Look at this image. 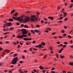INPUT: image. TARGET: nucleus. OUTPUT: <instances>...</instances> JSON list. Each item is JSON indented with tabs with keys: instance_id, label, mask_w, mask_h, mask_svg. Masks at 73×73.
Wrapping results in <instances>:
<instances>
[{
	"instance_id": "1",
	"label": "nucleus",
	"mask_w": 73,
	"mask_h": 73,
	"mask_svg": "<svg viewBox=\"0 0 73 73\" xmlns=\"http://www.w3.org/2000/svg\"><path fill=\"white\" fill-rule=\"evenodd\" d=\"M12 19L15 20H17L19 23H23L24 22V19L22 16L18 17H13Z\"/></svg>"
},
{
	"instance_id": "2",
	"label": "nucleus",
	"mask_w": 73,
	"mask_h": 73,
	"mask_svg": "<svg viewBox=\"0 0 73 73\" xmlns=\"http://www.w3.org/2000/svg\"><path fill=\"white\" fill-rule=\"evenodd\" d=\"M31 22H36V21H38V18L35 15H32L31 17Z\"/></svg>"
},
{
	"instance_id": "3",
	"label": "nucleus",
	"mask_w": 73,
	"mask_h": 73,
	"mask_svg": "<svg viewBox=\"0 0 73 73\" xmlns=\"http://www.w3.org/2000/svg\"><path fill=\"white\" fill-rule=\"evenodd\" d=\"M17 60H18V57H14L12 60L11 64H13V65H16V62L17 61Z\"/></svg>"
},
{
	"instance_id": "4",
	"label": "nucleus",
	"mask_w": 73,
	"mask_h": 73,
	"mask_svg": "<svg viewBox=\"0 0 73 73\" xmlns=\"http://www.w3.org/2000/svg\"><path fill=\"white\" fill-rule=\"evenodd\" d=\"M31 18L27 16L25 17L24 18V22L25 23H27L28 21H29Z\"/></svg>"
},
{
	"instance_id": "5",
	"label": "nucleus",
	"mask_w": 73,
	"mask_h": 73,
	"mask_svg": "<svg viewBox=\"0 0 73 73\" xmlns=\"http://www.w3.org/2000/svg\"><path fill=\"white\" fill-rule=\"evenodd\" d=\"M23 37H27V35L23 34V35H19L17 36V38H23Z\"/></svg>"
},
{
	"instance_id": "6",
	"label": "nucleus",
	"mask_w": 73,
	"mask_h": 73,
	"mask_svg": "<svg viewBox=\"0 0 73 73\" xmlns=\"http://www.w3.org/2000/svg\"><path fill=\"white\" fill-rule=\"evenodd\" d=\"M21 31L22 32V33L23 35L27 34L28 33V31H27L26 29H21Z\"/></svg>"
},
{
	"instance_id": "7",
	"label": "nucleus",
	"mask_w": 73,
	"mask_h": 73,
	"mask_svg": "<svg viewBox=\"0 0 73 73\" xmlns=\"http://www.w3.org/2000/svg\"><path fill=\"white\" fill-rule=\"evenodd\" d=\"M7 25L8 27H11V26H12V23H7Z\"/></svg>"
},
{
	"instance_id": "8",
	"label": "nucleus",
	"mask_w": 73,
	"mask_h": 73,
	"mask_svg": "<svg viewBox=\"0 0 73 73\" xmlns=\"http://www.w3.org/2000/svg\"><path fill=\"white\" fill-rule=\"evenodd\" d=\"M17 15H18V13L16 12L14 14H13V16H15V17H17Z\"/></svg>"
},
{
	"instance_id": "9",
	"label": "nucleus",
	"mask_w": 73,
	"mask_h": 73,
	"mask_svg": "<svg viewBox=\"0 0 73 73\" xmlns=\"http://www.w3.org/2000/svg\"><path fill=\"white\" fill-rule=\"evenodd\" d=\"M6 27H7V23L4 24L3 27V28H5Z\"/></svg>"
},
{
	"instance_id": "10",
	"label": "nucleus",
	"mask_w": 73,
	"mask_h": 73,
	"mask_svg": "<svg viewBox=\"0 0 73 73\" xmlns=\"http://www.w3.org/2000/svg\"><path fill=\"white\" fill-rule=\"evenodd\" d=\"M48 18L49 19H50V20H53L54 18L53 17H48Z\"/></svg>"
},
{
	"instance_id": "11",
	"label": "nucleus",
	"mask_w": 73,
	"mask_h": 73,
	"mask_svg": "<svg viewBox=\"0 0 73 73\" xmlns=\"http://www.w3.org/2000/svg\"><path fill=\"white\" fill-rule=\"evenodd\" d=\"M5 52H7L8 53H9L11 51H10V50H5Z\"/></svg>"
},
{
	"instance_id": "12",
	"label": "nucleus",
	"mask_w": 73,
	"mask_h": 73,
	"mask_svg": "<svg viewBox=\"0 0 73 73\" xmlns=\"http://www.w3.org/2000/svg\"><path fill=\"white\" fill-rule=\"evenodd\" d=\"M64 15H63V17H65L67 16V13H65V12H63Z\"/></svg>"
},
{
	"instance_id": "13",
	"label": "nucleus",
	"mask_w": 73,
	"mask_h": 73,
	"mask_svg": "<svg viewBox=\"0 0 73 73\" xmlns=\"http://www.w3.org/2000/svg\"><path fill=\"white\" fill-rule=\"evenodd\" d=\"M5 53V51H3L2 52V56H4Z\"/></svg>"
},
{
	"instance_id": "14",
	"label": "nucleus",
	"mask_w": 73,
	"mask_h": 73,
	"mask_svg": "<svg viewBox=\"0 0 73 73\" xmlns=\"http://www.w3.org/2000/svg\"><path fill=\"white\" fill-rule=\"evenodd\" d=\"M34 31L35 32H36V33H39V32H40V31L37 30H35Z\"/></svg>"
},
{
	"instance_id": "15",
	"label": "nucleus",
	"mask_w": 73,
	"mask_h": 73,
	"mask_svg": "<svg viewBox=\"0 0 73 73\" xmlns=\"http://www.w3.org/2000/svg\"><path fill=\"white\" fill-rule=\"evenodd\" d=\"M9 21H11V22H13V19L11 18H9Z\"/></svg>"
},
{
	"instance_id": "16",
	"label": "nucleus",
	"mask_w": 73,
	"mask_h": 73,
	"mask_svg": "<svg viewBox=\"0 0 73 73\" xmlns=\"http://www.w3.org/2000/svg\"><path fill=\"white\" fill-rule=\"evenodd\" d=\"M31 44V42H27L26 43V45H30Z\"/></svg>"
},
{
	"instance_id": "17",
	"label": "nucleus",
	"mask_w": 73,
	"mask_h": 73,
	"mask_svg": "<svg viewBox=\"0 0 73 73\" xmlns=\"http://www.w3.org/2000/svg\"><path fill=\"white\" fill-rule=\"evenodd\" d=\"M41 44L43 46H45V43L44 42H42L41 43Z\"/></svg>"
},
{
	"instance_id": "18",
	"label": "nucleus",
	"mask_w": 73,
	"mask_h": 73,
	"mask_svg": "<svg viewBox=\"0 0 73 73\" xmlns=\"http://www.w3.org/2000/svg\"><path fill=\"white\" fill-rule=\"evenodd\" d=\"M15 11V10H12L11 12V13H14Z\"/></svg>"
},
{
	"instance_id": "19",
	"label": "nucleus",
	"mask_w": 73,
	"mask_h": 73,
	"mask_svg": "<svg viewBox=\"0 0 73 73\" xmlns=\"http://www.w3.org/2000/svg\"><path fill=\"white\" fill-rule=\"evenodd\" d=\"M22 70H23V69H21V68H19L18 70V71L19 72V73L21 72V71H22Z\"/></svg>"
},
{
	"instance_id": "20",
	"label": "nucleus",
	"mask_w": 73,
	"mask_h": 73,
	"mask_svg": "<svg viewBox=\"0 0 73 73\" xmlns=\"http://www.w3.org/2000/svg\"><path fill=\"white\" fill-rule=\"evenodd\" d=\"M42 67H43L42 65L40 66V68L41 70H43V68Z\"/></svg>"
},
{
	"instance_id": "21",
	"label": "nucleus",
	"mask_w": 73,
	"mask_h": 73,
	"mask_svg": "<svg viewBox=\"0 0 73 73\" xmlns=\"http://www.w3.org/2000/svg\"><path fill=\"white\" fill-rule=\"evenodd\" d=\"M69 65H72V66H73V63L72 62H70L69 63Z\"/></svg>"
},
{
	"instance_id": "22",
	"label": "nucleus",
	"mask_w": 73,
	"mask_h": 73,
	"mask_svg": "<svg viewBox=\"0 0 73 73\" xmlns=\"http://www.w3.org/2000/svg\"><path fill=\"white\" fill-rule=\"evenodd\" d=\"M73 6V3H72L71 5L70 6L69 8H72Z\"/></svg>"
},
{
	"instance_id": "23",
	"label": "nucleus",
	"mask_w": 73,
	"mask_h": 73,
	"mask_svg": "<svg viewBox=\"0 0 73 73\" xmlns=\"http://www.w3.org/2000/svg\"><path fill=\"white\" fill-rule=\"evenodd\" d=\"M4 35H7V34H9V32H6L5 33H4Z\"/></svg>"
},
{
	"instance_id": "24",
	"label": "nucleus",
	"mask_w": 73,
	"mask_h": 73,
	"mask_svg": "<svg viewBox=\"0 0 73 73\" xmlns=\"http://www.w3.org/2000/svg\"><path fill=\"white\" fill-rule=\"evenodd\" d=\"M42 46V44H39L38 45V48H41Z\"/></svg>"
},
{
	"instance_id": "25",
	"label": "nucleus",
	"mask_w": 73,
	"mask_h": 73,
	"mask_svg": "<svg viewBox=\"0 0 73 73\" xmlns=\"http://www.w3.org/2000/svg\"><path fill=\"white\" fill-rule=\"evenodd\" d=\"M63 19V17H60L59 18V20H62Z\"/></svg>"
},
{
	"instance_id": "26",
	"label": "nucleus",
	"mask_w": 73,
	"mask_h": 73,
	"mask_svg": "<svg viewBox=\"0 0 73 73\" xmlns=\"http://www.w3.org/2000/svg\"><path fill=\"white\" fill-rule=\"evenodd\" d=\"M23 40H25V41H28V38H25L23 39Z\"/></svg>"
},
{
	"instance_id": "27",
	"label": "nucleus",
	"mask_w": 73,
	"mask_h": 73,
	"mask_svg": "<svg viewBox=\"0 0 73 73\" xmlns=\"http://www.w3.org/2000/svg\"><path fill=\"white\" fill-rule=\"evenodd\" d=\"M24 27L26 28H28V26L27 25H25L24 26Z\"/></svg>"
},
{
	"instance_id": "28",
	"label": "nucleus",
	"mask_w": 73,
	"mask_h": 73,
	"mask_svg": "<svg viewBox=\"0 0 73 73\" xmlns=\"http://www.w3.org/2000/svg\"><path fill=\"white\" fill-rule=\"evenodd\" d=\"M14 29V28L13 27H11L10 28V31H11V30H13Z\"/></svg>"
},
{
	"instance_id": "29",
	"label": "nucleus",
	"mask_w": 73,
	"mask_h": 73,
	"mask_svg": "<svg viewBox=\"0 0 73 73\" xmlns=\"http://www.w3.org/2000/svg\"><path fill=\"white\" fill-rule=\"evenodd\" d=\"M70 58H73V56L72 55H70Z\"/></svg>"
},
{
	"instance_id": "30",
	"label": "nucleus",
	"mask_w": 73,
	"mask_h": 73,
	"mask_svg": "<svg viewBox=\"0 0 73 73\" xmlns=\"http://www.w3.org/2000/svg\"><path fill=\"white\" fill-rule=\"evenodd\" d=\"M60 57H61V58H65V57H64V56H63L61 55H60Z\"/></svg>"
},
{
	"instance_id": "31",
	"label": "nucleus",
	"mask_w": 73,
	"mask_h": 73,
	"mask_svg": "<svg viewBox=\"0 0 73 73\" xmlns=\"http://www.w3.org/2000/svg\"><path fill=\"white\" fill-rule=\"evenodd\" d=\"M49 49L50 50H53V48L52 47H50L49 48Z\"/></svg>"
},
{
	"instance_id": "32",
	"label": "nucleus",
	"mask_w": 73,
	"mask_h": 73,
	"mask_svg": "<svg viewBox=\"0 0 73 73\" xmlns=\"http://www.w3.org/2000/svg\"><path fill=\"white\" fill-rule=\"evenodd\" d=\"M66 47V45H64L62 47V48H65Z\"/></svg>"
},
{
	"instance_id": "33",
	"label": "nucleus",
	"mask_w": 73,
	"mask_h": 73,
	"mask_svg": "<svg viewBox=\"0 0 73 73\" xmlns=\"http://www.w3.org/2000/svg\"><path fill=\"white\" fill-rule=\"evenodd\" d=\"M31 32H32V33H33V34H35V31H33V30H31Z\"/></svg>"
},
{
	"instance_id": "34",
	"label": "nucleus",
	"mask_w": 73,
	"mask_h": 73,
	"mask_svg": "<svg viewBox=\"0 0 73 73\" xmlns=\"http://www.w3.org/2000/svg\"><path fill=\"white\" fill-rule=\"evenodd\" d=\"M65 32V31L62 30L61 31V32H62V33H64V32Z\"/></svg>"
},
{
	"instance_id": "35",
	"label": "nucleus",
	"mask_w": 73,
	"mask_h": 73,
	"mask_svg": "<svg viewBox=\"0 0 73 73\" xmlns=\"http://www.w3.org/2000/svg\"><path fill=\"white\" fill-rule=\"evenodd\" d=\"M47 57V55H44L43 57V58H46V57Z\"/></svg>"
},
{
	"instance_id": "36",
	"label": "nucleus",
	"mask_w": 73,
	"mask_h": 73,
	"mask_svg": "<svg viewBox=\"0 0 73 73\" xmlns=\"http://www.w3.org/2000/svg\"><path fill=\"white\" fill-rule=\"evenodd\" d=\"M3 63L2 62H0V66H3Z\"/></svg>"
},
{
	"instance_id": "37",
	"label": "nucleus",
	"mask_w": 73,
	"mask_h": 73,
	"mask_svg": "<svg viewBox=\"0 0 73 73\" xmlns=\"http://www.w3.org/2000/svg\"><path fill=\"white\" fill-rule=\"evenodd\" d=\"M68 20V18H66L64 19V21H66Z\"/></svg>"
},
{
	"instance_id": "38",
	"label": "nucleus",
	"mask_w": 73,
	"mask_h": 73,
	"mask_svg": "<svg viewBox=\"0 0 73 73\" xmlns=\"http://www.w3.org/2000/svg\"><path fill=\"white\" fill-rule=\"evenodd\" d=\"M62 73H66V71H65L63 70V71H62Z\"/></svg>"
},
{
	"instance_id": "39",
	"label": "nucleus",
	"mask_w": 73,
	"mask_h": 73,
	"mask_svg": "<svg viewBox=\"0 0 73 73\" xmlns=\"http://www.w3.org/2000/svg\"><path fill=\"white\" fill-rule=\"evenodd\" d=\"M58 37L59 38H63V37H62V36H58Z\"/></svg>"
},
{
	"instance_id": "40",
	"label": "nucleus",
	"mask_w": 73,
	"mask_h": 73,
	"mask_svg": "<svg viewBox=\"0 0 73 73\" xmlns=\"http://www.w3.org/2000/svg\"><path fill=\"white\" fill-rule=\"evenodd\" d=\"M36 28H40V26L39 25H37L36 26Z\"/></svg>"
},
{
	"instance_id": "41",
	"label": "nucleus",
	"mask_w": 73,
	"mask_h": 73,
	"mask_svg": "<svg viewBox=\"0 0 73 73\" xmlns=\"http://www.w3.org/2000/svg\"><path fill=\"white\" fill-rule=\"evenodd\" d=\"M19 63L20 64H23V61H19Z\"/></svg>"
},
{
	"instance_id": "42",
	"label": "nucleus",
	"mask_w": 73,
	"mask_h": 73,
	"mask_svg": "<svg viewBox=\"0 0 73 73\" xmlns=\"http://www.w3.org/2000/svg\"><path fill=\"white\" fill-rule=\"evenodd\" d=\"M32 43L33 44H35V43H36V41H35V40L33 41L32 42Z\"/></svg>"
},
{
	"instance_id": "43",
	"label": "nucleus",
	"mask_w": 73,
	"mask_h": 73,
	"mask_svg": "<svg viewBox=\"0 0 73 73\" xmlns=\"http://www.w3.org/2000/svg\"><path fill=\"white\" fill-rule=\"evenodd\" d=\"M27 35H29V36H31V34L30 32H29V33L27 34Z\"/></svg>"
},
{
	"instance_id": "44",
	"label": "nucleus",
	"mask_w": 73,
	"mask_h": 73,
	"mask_svg": "<svg viewBox=\"0 0 73 73\" xmlns=\"http://www.w3.org/2000/svg\"><path fill=\"white\" fill-rule=\"evenodd\" d=\"M17 54L16 53L13 55V56L14 57H16L17 56Z\"/></svg>"
},
{
	"instance_id": "45",
	"label": "nucleus",
	"mask_w": 73,
	"mask_h": 73,
	"mask_svg": "<svg viewBox=\"0 0 73 73\" xmlns=\"http://www.w3.org/2000/svg\"><path fill=\"white\" fill-rule=\"evenodd\" d=\"M58 23H62V21L61 20L60 21H58Z\"/></svg>"
},
{
	"instance_id": "46",
	"label": "nucleus",
	"mask_w": 73,
	"mask_h": 73,
	"mask_svg": "<svg viewBox=\"0 0 73 73\" xmlns=\"http://www.w3.org/2000/svg\"><path fill=\"white\" fill-rule=\"evenodd\" d=\"M41 23H42V24H43L44 23V21L41 20Z\"/></svg>"
},
{
	"instance_id": "47",
	"label": "nucleus",
	"mask_w": 73,
	"mask_h": 73,
	"mask_svg": "<svg viewBox=\"0 0 73 73\" xmlns=\"http://www.w3.org/2000/svg\"><path fill=\"white\" fill-rule=\"evenodd\" d=\"M64 44L65 45H67L68 44V43H67V42H64Z\"/></svg>"
},
{
	"instance_id": "48",
	"label": "nucleus",
	"mask_w": 73,
	"mask_h": 73,
	"mask_svg": "<svg viewBox=\"0 0 73 73\" xmlns=\"http://www.w3.org/2000/svg\"><path fill=\"white\" fill-rule=\"evenodd\" d=\"M9 42L8 41H7L6 42V44H9Z\"/></svg>"
},
{
	"instance_id": "49",
	"label": "nucleus",
	"mask_w": 73,
	"mask_h": 73,
	"mask_svg": "<svg viewBox=\"0 0 73 73\" xmlns=\"http://www.w3.org/2000/svg\"><path fill=\"white\" fill-rule=\"evenodd\" d=\"M4 72H5V73H6L7 72H8V70H5L4 71Z\"/></svg>"
},
{
	"instance_id": "50",
	"label": "nucleus",
	"mask_w": 73,
	"mask_h": 73,
	"mask_svg": "<svg viewBox=\"0 0 73 73\" xmlns=\"http://www.w3.org/2000/svg\"><path fill=\"white\" fill-rule=\"evenodd\" d=\"M3 44V43L2 42V41H0V44Z\"/></svg>"
},
{
	"instance_id": "51",
	"label": "nucleus",
	"mask_w": 73,
	"mask_h": 73,
	"mask_svg": "<svg viewBox=\"0 0 73 73\" xmlns=\"http://www.w3.org/2000/svg\"><path fill=\"white\" fill-rule=\"evenodd\" d=\"M16 25H20V24H19V23L17 22L16 23Z\"/></svg>"
},
{
	"instance_id": "52",
	"label": "nucleus",
	"mask_w": 73,
	"mask_h": 73,
	"mask_svg": "<svg viewBox=\"0 0 73 73\" xmlns=\"http://www.w3.org/2000/svg\"><path fill=\"white\" fill-rule=\"evenodd\" d=\"M61 52H62V50H60L59 51V53H61Z\"/></svg>"
},
{
	"instance_id": "53",
	"label": "nucleus",
	"mask_w": 73,
	"mask_h": 73,
	"mask_svg": "<svg viewBox=\"0 0 73 73\" xmlns=\"http://www.w3.org/2000/svg\"><path fill=\"white\" fill-rule=\"evenodd\" d=\"M56 33V32L52 33V35H55Z\"/></svg>"
},
{
	"instance_id": "54",
	"label": "nucleus",
	"mask_w": 73,
	"mask_h": 73,
	"mask_svg": "<svg viewBox=\"0 0 73 73\" xmlns=\"http://www.w3.org/2000/svg\"><path fill=\"white\" fill-rule=\"evenodd\" d=\"M13 44L15 45H16V44H17V43H16V42H14Z\"/></svg>"
},
{
	"instance_id": "55",
	"label": "nucleus",
	"mask_w": 73,
	"mask_h": 73,
	"mask_svg": "<svg viewBox=\"0 0 73 73\" xmlns=\"http://www.w3.org/2000/svg\"><path fill=\"white\" fill-rule=\"evenodd\" d=\"M9 73H12V71H11V70H10L9 71Z\"/></svg>"
},
{
	"instance_id": "56",
	"label": "nucleus",
	"mask_w": 73,
	"mask_h": 73,
	"mask_svg": "<svg viewBox=\"0 0 73 73\" xmlns=\"http://www.w3.org/2000/svg\"><path fill=\"white\" fill-rule=\"evenodd\" d=\"M24 73H27L28 72V71H27L25 70L24 71Z\"/></svg>"
},
{
	"instance_id": "57",
	"label": "nucleus",
	"mask_w": 73,
	"mask_h": 73,
	"mask_svg": "<svg viewBox=\"0 0 73 73\" xmlns=\"http://www.w3.org/2000/svg\"><path fill=\"white\" fill-rule=\"evenodd\" d=\"M22 58H23V59H24V58H25V56H23V55H22Z\"/></svg>"
},
{
	"instance_id": "58",
	"label": "nucleus",
	"mask_w": 73,
	"mask_h": 73,
	"mask_svg": "<svg viewBox=\"0 0 73 73\" xmlns=\"http://www.w3.org/2000/svg\"><path fill=\"white\" fill-rule=\"evenodd\" d=\"M24 52H25V53H27V51L25 50H24Z\"/></svg>"
},
{
	"instance_id": "59",
	"label": "nucleus",
	"mask_w": 73,
	"mask_h": 73,
	"mask_svg": "<svg viewBox=\"0 0 73 73\" xmlns=\"http://www.w3.org/2000/svg\"><path fill=\"white\" fill-rule=\"evenodd\" d=\"M43 55V54H40L39 55V56H42Z\"/></svg>"
},
{
	"instance_id": "60",
	"label": "nucleus",
	"mask_w": 73,
	"mask_h": 73,
	"mask_svg": "<svg viewBox=\"0 0 73 73\" xmlns=\"http://www.w3.org/2000/svg\"><path fill=\"white\" fill-rule=\"evenodd\" d=\"M21 27H24V25H23V24H22L21 25Z\"/></svg>"
},
{
	"instance_id": "61",
	"label": "nucleus",
	"mask_w": 73,
	"mask_h": 73,
	"mask_svg": "<svg viewBox=\"0 0 73 73\" xmlns=\"http://www.w3.org/2000/svg\"><path fill=\"white\" fill-rule=\"evenodd\" d=\"M44 32H47V33H48V32H49V31H48V30H45L44 31Z\"/></svg>"
},
{
	"instance_id": "62",
	"label": "nucleus",
	"mask_w": 73,
	"mask_h": 73,
	"mask_svg": "<svg viewBox=\"0 0 73 73\" xmlns=\"http://www.w3.org/2000/svg\"><path fill=\"white\" fill-rule=\"evenodd\" d=\"M42 72L43 73H45V70H42Z\"/></svg>"
},
{
	"instance_id": "63",
	"label": "nucleus",
	"mask_w": 73,
	"mask_h": 73,
	"mask_svg": "<svg viewBox=\"0 0 73 73\" xmlns=\"http://www.w3.org/2000/svg\"><path fill=\"white\" fill-rule=\"evenodd\" d=\"M33 49H34L33 50H37V49H36V48H33Z\"/></svg>"
},
{
	"instance_id": "64",
	"label": "nucleus",
	"mask_w": 73,
	"mask_h": 73,
	"mask_svg": "<svg viewBox=\"0 0 73 73\" xmlns=\"http://www.w3.org/2000/svg\"><path fill=\"white\" fill-rule=\"evenodd\" d=\"M32 38H28V40H31Z\"/></svg>"
}]
</instances>
